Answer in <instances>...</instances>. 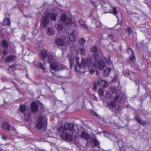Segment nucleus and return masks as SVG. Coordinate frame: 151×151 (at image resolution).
Returning <instances> with one entry per match:
<instances>
[{
	"label": "nucleus",
	"mask_w": 151,
	"mask_h": 151,
	"mask_svg": "<svg viewBox=\"0 0 151 151\" xmlns=\"http://www.w3.org/2000/svg\"><path fill=\"white\" fill-rule=\"evenodd\" d=\"M90 51L94 53L92 58L84 60L83 58L77 56L76 58L69 57L71 69L80 73H84L85 69L87 68L91 74H93L97 69L103 70L105 64L104 60H103L99 55L101 51L100 49L94 46L90 49Z\"/></svg>",
	"instance_id": "1"
},
{
	"label": "nucleus",
	"mask_w": 151,
	"mask_h": 151,
	"mask_svg": "<svg viewBox=\"0 0 151 151\" xmlns=\"http://www.w3.org/2000/svg\"><path fill=\"white\" fill-rule=\"evenodd\" d=\"M64 126L67 132L61 135V137L67 141L74 142L77 141L78 138L77 135L74 134L73 124L71 123H66Z\"/></svg>",
	"instance_id": "2"
},
{
	"label": "nucleus",
	"mask_w": 151,
	"mask_h": 151,
	"mask_svg": "<svg viewBox=\"0 0 151 151\" xmlns=\"http://www.w3.org/2000/svg\"><path fill=\"white\" fill-rule=\"evenodd\" d=\"M71 19L70 17H67L66 15L63 14L62 15L61 17V21L58 22L55 25V27L58 31H61L63 29V22H65L66 25L69 26L74 22H73L71 20Z\"/></svg>",
	"instance_id": "3"
},
{
	"label": "nucleus",
	"mask_w": 151,
	"mask_h": 151,
	"mask_svg": "<svg viewBox=\"0 0 151 151\" xmlns=\"http://www.w3.org/2000/svg\"><path fill=\"white\" fill-rule=\"evenodd\" d=\"M47 119L45 116H41L39 118L36 126L39 129H45L47 127Z\"/></svg>",
	"instance_id": "4"
},
{
	"label": "nucleus",
	"mask_w": 151,
	"mask_h": 151,
	"mask_svg": "<svg viewBox=\"0 0 151 151\" xmlns=\"http://www.w3.org/2000/svg\"><path fill=\"white\" fill-rule=\"evenodd\" d=\"M40 55L41 58L44 61H45L46 58L48 62H51V60L53 57L52 55L50 53H47L46 50H42L40 52Z\"/></svg>",
	"instance_id": "5"
},
{
	"label": "nucleus",
	"mask_w": 151,
	"mask_h": 151,
	"mask_svg": "<svg viewBox=\"0 0 151 151\" xmlns=\"http://www.w3.org/2000/svg\"><path fill=\"white\" fill-rule=\"evenodd\" d=\"M50 63H51L50 65V68L51 69L58 71L64 69L62 65L55 61L53 57L51 60V62Z\"/></svg>",
	"instance_id": "6"
},
{
	"label": "nucleus",
	"mask_w": 151,
	"mask_h": 151,
	"mask_svg": "<svg viewBox=\"0 0 151 151\" xmlns=\"http://www.w3.org/2000/svg\"><path fill=\"white\" fill-rule=\"evenodd\" d=\"M50 15V13L47 11H46L45 12L44 15L42 16L41 22L42 27H44L47 26L49 23L48 18Z\"/></svg>",
	"instance_id": "7"
},
{
	"label": "nucleus",
	"mask_w": 151,
	"mask_h": 151,
	"mask_svg": "<svg viewBox=\"0 0 151 151\" xmlns=\"http://www.w3.org/2000/svg\"><path fill=\"white\" fill-rule=\"evenodd\" d=\"M19 109L20 111L24 114L25 120H28L30 119V114L29 109L24 105H21Z\"/></svg>",
	"instance_id": "8"
},
{
	"label": "nucleus",
	"mask_w": 151,
	"mask_h": 151,
	"mask_svg": "<svg viewBox=\"0 0 151 151\" xmlns=\"http://www.w3.org/2000/svg\"><path fill=\"white\" fill-rule=\"evenodd\" d=\"M2 127L4 129L9 131H12L13 132L11 133L13 135H15L17 133L16 130L13 126L10 127L9 124L7 122H4L2 125Z\"/></svg>",
	"instance_id": "9"
},
{
	"label": "nucleus",
	"mask_w": 151,
	"mask_h": 151,
	"mask_svg": "<svg viewBox=\"0 0 151 151\" xmlns=\"http://www.w3.org/2000/svg\"><path fill=\"white\" fill-rule=\"evenodd\" d=\"M68 40V37L67 36H64L62 38L58 37L55 39V43L58 46H63L64 45L65 42Z\"/></svg>",
	"instance_id": "10"
},
{
	"label": "nucleus",
	"mask_w": 151,
	"mask_h": 151,
	"mask_svg": "<svg viewBox=\"0 0 151 151\" xmlns=\"http://www.w3.org/2000/svg\"><path fill=\"white\" fill-rule=\"evenodd\" d=\"M110 106L111 107V109L115 111H119L121 109L120 107L118 105L116 104L114 102H111L110 104Z\"/></svg>",
	"instance_id": "11"
},
{
	"label": "nucleus",
	"mask_w": 151,
	"mask_h": 151,
	"mask_svg": "<svg viewBox=\"0 0 151 151\" xmlns=\"http://www.w3.org/2000/svg\"><path fill=\"white\" fill-rule=\"evenodd\" d=\"M98 85L101 87H106L108 86L107 83L101 78L98 80Z\"/></svg>",
	"instance_id": "12"
},
{
	"label": "nucleus",
	"mask_w": 151,
	"mask_h": 151,
	"mask_svg": "<svg viewBox=\"0 0 151 151\" xmlns=\"http://www.w3.org/2000/svg\"><path fill=\"white\" fill-rule=\"evenodd\" d=\"M128 52H130L132 53V55H131L127 59V61L129 63H132L134 62L135 60V58L133 53V52L131 48H129L128 50Z\"/></svg>",
	"instance_id": "13"
},
{
	"label": "nucleus",
	"mask_w": 151,
	"mask_h": 151,
	"mask_svg": "<svg viewBox=\"0 0 151 151\" xmlns=\"http://www.w3.org/2000/svg\"><path fill=\"white\" fill-rule=\"evenodd\" d=\"M58 134L61 137V135L64 132L66 131L64 125V126H61L58 127Z\"/></svg>",
	"instance_id": "14"
},
{
	"label": "nucleus",
	"mask_w": 151,
	"mask_h": 151,
	"mask_svg": "<svg viewBox=\"0 0 151 151\" xmlns=\"http://www.w3.org/2000/svg\"><path fill=\"white\" fill-rule=\"evenodd\" d=\"M111 8L109 10V12L113 14L114 15H115L118 20V17L117 16V14L118 13V11L116 10V8L115 7H111Z\"/></svg>",
	"instance_id": "15"
},
{
	"label": "nucleus",
	"mask_w": 151,
	"mask_h": 151,
	"mask_svg": "<svg viewBox=\"0 0 151 151\" xmlns=\"http://www.w3.org/2000/svg\"><path fill=\"white\" fill-rule=\"evenodd\" d=\"M16 58V57L14 55H10L7 57L5 60V61L6 62H12L15 60Z\"/></svg>",
	"instance_id": "16"
},
{
	"label": "nucleus",
	"mask_w": 151,
	"mask_h": 151,
	"mask_svg": "<svg viewBox=\"0 0 151 151\" xmlns=\"http://www.w3.org/2000/svg\"><path fill=\"white\" fill-rule=\"evenodd\" d=\"M55 31L52 27H48L47 29V34L49 36H52L55 34Z\"/></svg>",
	"instance_id": "17"
},
{
	"label": "nucleus",
	"mask_w": 151,
	"mask_h": 151,
	"mask_svg": "<svg viewBox=\"0 0 151 151\" xmlns=\"http://www.w3.org/2000/svg\"><path fill=\"white\" fill-rule=\"evenodd\" d=\"M31 108L32 111L36 112L38 110V107L35 102H33L31 105Z\"/></svg>",
	"instance_id": "18"
},
{
	"label": "nucleus",
	"mask_w": 151,
	"mask_h": 151,
	"mask_svg": "<svg viewBox=\"0 0 151 151\" xmlns=\"http://www.w3.org/2000/svg\"><path fill=\"white\" fill-rule=\"evenodd\" d=\"M79 22L81 28L85 29L87 28V25L84 24L83 21L82 19H80Z\"/></svg>",
	"instance_id": "19"
},
{
	"label": "nucleus",
	"mask_w": 151,
	"mask_h": 151,
	"mask_svg": "<svg viewBox=\"0 0 151 151\" xmlns=\"http://www.w3.org/2000/svg\"><path fill=\"white\" fill-rule=\"evenodd\" d=\"M74 31H72L69 35V38L70 41L72 42L74 41L75 40V37L74 35Z\"/></svg>",
	"instance_id": "20"
},
{
	"label": "nucleus",
	"mask_w": 151,
	"mask_h": 151,
	"mask_svg": "<svg viewBox=\"0 0 151 151\" xmlns=\"http://www.w3.org/2000/svg\"><path fill=\"white\" fill-rule=\"evenodd\" d=\"M81 137L82 138L87 139L89 138V135L86 133L83 132H82Z\"/></svg>",
	"instance_id": "21"
},
{
	"label": "nucleus",
	"mask_w": 151,
	"mask_h": 151,
	"mask_svg": "<svg viewBox=\"0 0 151 151\" xmlns=\"http://www.w3.org/2000/svg\"><path fill=\"white\" fill-rule=\"evenodd\" d=\"M111 71V69L109 68H106L104 71L103 75L104 76H107L109 75Z\"/></svg>",
	"instance_id": "22"
},
{
	"label": "nucleus",
	"mask_w": 151,
	"mask_h": 151,
	"mask_svg": "<svg viewBox=\"0 0 151 151\" xmlns=\"http://www.w3.org/2000/svg\"><path fill=\"white\" fill-rule=\"evenodd\" d=\"M2 44L4 49L7 48L8 46V42L5 40H3L2 41Z\"/></svg>",
	"instance_id": "23"
},
{
	"label": "nucleus",
	"mask_w": 151,
	"mask_h": 151,
	"mask_svg": "<svg viewBox=\"0 0 151 151\" xmlns=\"http://www.w3.org/2000/svg\"><path fill=\"white\" fill-rule=\"evenodd\" d=\"M108 39L109 41L110 42H114L116 41V40L111 35H109Z\"/></svg>",
	"instance_id": "24"
},
{
	"label": "nucleus",
	"mask_w": 151,
	"mask_h": 151,
	"mask_svg": "<svg viewBox=\"0 0 151 151\" xmlns=\"http://www.w3.org/2000/svg\"><path fill=\"white\" fill-rule=\"evenodd\" d=\"M137 122L140 123H141L142 125L144 126L145 124V122L142 121L139 117L137 116Z\"/></svg>",
	"instance_id": "25"
},
{
	"label": "nucleus",
	"mask_w": 151,
	"mask_h": 151,
	"mask_svg": "<svg viewBox=\"0 0 151 151\" xmlns=\"http://www.w3.org/2000/svg\"><path fill=\"white\" fill-rule=\"evenodd\" d=\"M57 16V14L56 13H53L51 14V18L53 21H55L56 20V17Z\"/></svg>",
	"instance_id": "26"
},
{
	"label": "nucleus",
	"mask_w": 151,
	"mask_h": 151,
	"mask_svg": "<svg viewBox=\"0 0 151 151\" xmlns=\"http://www.w3.org/2000/svg\"><path fill=\"white\" fill-rule=\"evenodd\" d=\"M10 23V19L8 18H6L4 19L3 25H7L9 24Z\"/></svg>",
	"instance_id": "27"
},
{
	"label": "nucleus",
	"mask_w": 151,
	"mask_h": 151,
	"mask_svg": "<svg viewBox=\"0 0 151 151\" xmlns=\"http://www.w3.org/2000/svg\"><path fill=\"white\" fill-rule=\"evenodd\" d=\"M76 53L77 52L78 53H80L81 55H83L85 54V52L84 50L82 48L76 51Z\"/></svg>",
	"instance_id": "28"
},
{
	"label": "nucleus",
	"mask_w": 151,
	"mask_h": 151,
	"mask_svg": "<svg viewBox=\"0 0 151 151\" xmlns=\"http://www.w3.org/2000/svg\"><path fill=\"white\" fill-rule=\"evenodd\" d=\"M92 142H93V143L94 145L96 146L98 145L99 144V142L98 141V140L96 139H93L92 140Z\"/></svg>",
	"instance_id": "29"
},
{
	"label": "nucleus",
	"mask_w": 151,
	"mask_h": 151,
	"mask_svg": "<svg viewBox=\"0 0 151 151\" xmlns=\"http://www.w3.org/2000/svg\"><path fill=\"white\" fill-rule=\"evenodd\" d=\"M99 94L100 96H103L104 95V91L101 88H100L99 90Z\"/></svg>",
	"instance_id": "30"
},
{
	"label": "nucleus",
	"mask_w": 151,
	"mask_h": 151,
	"mask_svg": "<svg viewBox=\"0 0 151 151\" xmlns=\"http://www.w3.org/2000/svg\"><path fill=\"white\" fill-rule=\"evenodd\" d=\"M40 68L42 69L43 71H45V64L44 63H40Z\"/></svg>",
	"instance_id": "31"
},
{
	"label": "nucleus",
	"mask_w": 151,
	"mask_h": 151,
	"mask_svg": "<svg viewBox=\"0 0 151 151\" xmlns=\"http://www.w3.org/2000/svg\"><path fill=\"white\" fill-rule=\"evenodd\" d=\"M105 98L107 99H110L111 97V95L109 92H106L105 95Z\"/></svg>",
	"instance_id": "32"
},
{
	"label": "nucleus",
	"mask_w": 151,
	"mask_h": 151,
	"mask_svg": "<svg viewBox=\"0 0 151 151\" xmlns=\"http://www.w3.org/2000/svg\"><path fill=\"white\" fill-rule=\"evenodd\" d=\"M86 42V39L85 38H83L81 39L80 41V43L81 44L83 45Z\"/></svg>",
	"instance_id": "33"
},
{
	"label": "nucleus",
	"mask_w": 151,
	"mask_h": 151,
	"mask_svg": "<svg viewBox=\"0 0 151 151\" xmlns=\"http://www.w3.org/2000/svg\"><path fill=\"white\" fill-rule=\"evenodd\" d=\"M125 30L126 31L128 32V35H130L131 33V28L129 27H127L125 29Z\"/></svg>",
	"instance_id": "34"
},
{
	"label": "nucleus",
	"mask_w": 151,
	"mask_h": 151,
	"mask_svg": "<svg viewBox=\"0 0 151 151\" xmlns=\"http://www.w3.org/2000/svg\"><path fill=\"white\" fill-rule=\"evenodd\" d=\"M118 99H119V101H120V99H121V97L119 96L118 95H116L114 98V100L115 101H118Z\"/></svg>",
	"instance_id": "35"
},
{
	"label": "nucleus",
	"mask_w": 151,
	"mask_h": 151,
	"mask_svg": "<svg viewBox=\"0 0 151 151\" xmlns=\"http://www.w3.org/2000/svg\"><path fill=\"white\" fill-rule=\"evenodd\" d=\"M1 138L3 139H4L5 140L7 139V137L6 136L4 135H3V134L2 135H1Z\"/></svg>",
	"instance_id": "36"
},
{
	"label": "nucleus",
	"mask_w": 151,
	"mask_h": 151,
	"mask_svg": "<svg viewBox=\"0 0 151 151\" xmlns=\"http://www.w3.org/2000/svg\"><path fill=\"white\" fill-rule=\"evenodd\" d=\"M9 68L10 69H12V70H15V66L14 65L10 66Z\"/></svg>",
	"instance_id": "37"
},
{
	"label": "nucleus",
	"mask_w": 151,
	"mask_h": 151,
	"mask_svg": "<svg viewBox=\"0 0 151 151\" xmlns=\"http://www.w3.org/2000/svg\"><path fill=\"white\" fill-rule=\"evenodd\" d=\"M118 78V77L117 76H115L114 78L112 80V82H114Z\"/></svg>",
	"instance_id": "38"
},
{
	"label": "nucleus",
	"mask_w": 151,
	"mask_h": 151,
	"mask_svg": "<svg viewBox=\"0 0 151 151\" xmlns=\"http://www.w3.org/2000/svg\"><path fill=\"white\" fill-rule=\"evenodd\" d=\"M110 134L108 132H105L104 133V136L106 137H108Z\"/></svg>",
	"instance_id": "39"
},
{
	"label": "nucleus",
	"mask_w": 151,
	"mask_h": 151,
	"mask_svg": "<svg viewBox=\"0 0 151 151\" xmlns=\"http://www.w3.org/2000/svg\"><path fill=\"white\" fill-rule=\"evenodd\" d=\"M91 113L92 114L95 115L96 116H98V114L96 113L95 112L93 111H91Z\"/></svg>",
	"instance_id": "40"
},
{
	"label": "nucleus",
	"mask_w": 151,
	"mask_h": 151,
	"mask_svg": "<svg viewBox=\"0 0 151 151\" xmlns=\"http://www.w3.org/2000/svg\"><path fill=\"white\" fill-rule=\"evenodd\" d=\"M21 39L22 40H24L25 39V37L24 35H22L21 37Z\"/></svg>",
	"instance_id": "41"
},
{
	"label": "nucleus",
	"mask_w": 151,
	"mask_h": 151,
	"mask_svg": "<svg viewBox=\"0 0 151 151\" xmlns=\"http://www.w3.org/2000/svg\"><path fill=\"white\" fill-rule=\"evenodd\" d=\"M97 86L96 83H94L93 84V88L94 89H96L97 88Z\"/></svg>",
	"instance_id": "42"
},
{
	"label": "nucleus",
	"mask_w": 151,
	"mask_h": 151,
	"mask_svg": "<svg viewBox=\"0 0 151 151\" xmlns=\"http://www.w3.org/2000/svg\"><path fill=\"white\" fill-rule=\"evenodd\" d=\"M3 53L4 55H6L7 54V52L4 50H3Z\"/></svg>",
	"instance_id": "43"
},
{
	"label": "nucleus",
	"mask_w": 151,
	"mask_h": 151,
	"mask_svg": "<svg viewBox=\"0 0 151 151\" xmlns=\"http://www.w3.org/2000/svg\"><path fill=\"white\" fill-rule=\"evenodd\" d=\"M103 1H101V5L103 6H103V5H104V3H103Z\"/></svg>",
	"instance_id": "44"
},
{
	"label": "nucleus",
	"mask_w": 151,
	"mask_h": 151,
	"mask_svg": "<svg viewBox=\"0 0 151 151\" xmlns=\"http://www.w3.org/2000/svg\"><path fill=\"white\" fill-rule=\"evenodd\" d=\"M107 62H108V64H111V62L109 60H108Z\"/></svg>",
	"instance_id": "45"
},
{
	"label": "nucleus",
	"mask_w": 151,
	"mask_h": 151,
	"mask_svg": "<svg viewBox=\"0 0 151 151\" xmlns=\"http://www.w3.org/2000/svg\"><path fill=\"white\" fill-rule=\"evenodd\" d=\"M0 151H1V150H0Z\"/></svg>",
	"instance_id": "46"
}]
</instances>
